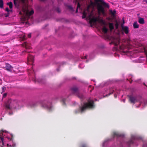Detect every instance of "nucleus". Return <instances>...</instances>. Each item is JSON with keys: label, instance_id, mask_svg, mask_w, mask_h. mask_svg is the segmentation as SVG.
Returning a JSON list of instances; mask_svg holds the SVG:
<instances>
[{"label": "nucleus", "instance_id": "dca6fc26", "mask_svg": "<svg viewBox=\"0 0 147 147\" xmlns=\"http://www.w3.org/2000/svg\"><path fill=\"white\" fill-rule=\"evenodd\" d=\"M45 107H47L48 109H49V110H51V109L52 108V107L51 105H50L49 106H46Z\"/></svg>", "mask_w": 147, "mask_h": 147}, {"label": "nucleus", "instance_id": "7ed1b4c3", "mask_svg": "<svg viewBox=\"0 0 147 147\" xmlns=\"http://www.w3.org/2000/svg\"><path fill=\"white\" fill-rule=\"evenodd\" d=\"M93 102L91 99H89L87 102L84 103V105L80 108V111L81 112L84 111L87 108H92L94 107Z\"/></svg>", "mask_w": 147, "mask_h": 147}, {"label": "nucleus", "instance_id": "6ab92c4d", "mask_svg": "<svg viewBox=\"0 0 147 147\" xmlns=\"http://www.w3.org/2000/svg\"><path fill=\"white\" fill-rule=\"evenodd\" d=\"M5 10L6 11L9 12V11H12V9H10V10H9L8 8V7H7L6 8Z\"/></svg>", "mask_w": 147, "mask_h": 147}, {"label": "nucleus", "instance_id": "39448f33", "mask_svg": "<svg viewBox=\"0 0 147 147\" xmlns=\"http://www.w3.org/2000/svg\"><path fill=\"white\" fill-rule=\"evenodd\" d=\"M122 28L123 32H125L126 34L128 33L129 30L128 27L126 26H122Z\"/></svg>", "mask_w": 147, "mask_h": 147}, {"label": "nucleus", "instance_id": "a878e982", "mask_svg": "<svg viewBox=\"0 0 147 147\" xmlns=\"http://www.w3.org/2000/svg\"><path fill=\"white\" fill-rule=\"evenodd\" d=\"M2 89H3V90L4 91L5 90V87H3L2 88Z\"/></svg>", "mask_w": 147, "mask_h": 147}, {"label": "nucleus", "instance_id": "473e14b6", "mask_svg": "<svg viewBox=\"0 0 147 147\" xmlns=\"http://www.w3.org/2000/svg\"><path fill=\"white\" fill-rule=\"evenodd\" d=\"M25 39V38L24 37V38H23V40H24V39Z\"/></svg>", "mask_w": 147, "mask_h": 147}, {"label": "nucleus", "instance_id": "393cba45", "mask_svg": "<svg viewBox=\"0 0 147 147\" xmlns=\"http://www.w3.org/2000/svg\"><path fill=\"white\" fill-rule=\"evenodd\" d=\"M133 143V142L132 141V140H131V141H130L129 143L130 144H131Z\"/></svg>", "mask_w": 147, "mask_h": 147}, {"label": "nucleus", "instance_id": "f3484780", "mask_svg": "<svg viewBox=\"0 0 147 147\" xmlns=\"http://www.w3.org/2000/svg\"><path fill=\"white\" fill-rule=\"evenodd\" d=\"M11 103H10L9 105H6V106H5L6 107L7 109H10V106H11Z\"/></svg>", "mask_w": 147, "mask_h": 147}, {"label": "nucleus", "instance_id": "2eb2a0df", "mask_svg": "<svg viewBox=\"0 0 147 147\" xmlns=\"http://www.w3.org/2000/svg\"><path fill=\"white\" fill-rule=\"evenodd\" d=\"M3 1L2 0H0V7L2 8L3 7Z\"/></svg>", "mask_w": 147, "mask_h": 147}, {"label": "nucleus", "instance_id": "9b49d317", "mask_svg": "<svg viewBox=\"0 0 147 147\" xmlns=\"http://www.w3.org/2000/svg\"><path fill=\"white\" fill-rule=\"evenodd\" d=\"M109 12L113 16H115L116 13V11L115 10H110Z\"/></svg>", "mask_w": 147, "mask_h": 147}, {"label": "nucleus", "instance_id": "f03ea898", "mask_svg": "<svg viewBox=\"0 0 147 147\" xmlns=\"http://www.w3.org/2000/svg\"><path fill=\"white\" fill-rule=\"evenodd\" d=\"M9 134L5 130H1V131L0 139L1 143L2 144L1 147H3V145H6L8 146L15 147V144H13L12 145H10L9 143H7L8 141H11L10 139L6 135H7Z\"/></svg>", "mask_w": 147, "mask_h": 147}, {"label": "nucleus", "instance_id": "f8f14e48", "mask_svg": "<svg viewBox=\"0 0 147 147\" xmlns=\"http://www.w3.org/2000/svg\"><path fill=\"white\" fill-rule=\"evenodd\" d=\"M109 26L111 30H112L114 28L113 24V23H109Z\"/></svg>", "mask_w": 147, "mask_h": 147}, {"label": "nucleus", "instance_id": "20e7f679", "mask_svg": "<svg viewBox=\"0 0 147 147\" xmlns=\"http://www.w3.org/2000/svg\"><path fill=\"white\" fill-rule=\"evenodd\" d=\"M129 100L130 102L133 103L137 102L138 100H139L140 98L138 97H136L133 96L132 95H130L129 96Z\"/></svg>", "mask_w": 147, "mask_h": 147}, {"label": "nucleus", "instance_id": "5701e85b", "mask_svg": "<svg viewBox=\"0 0 147 147\" xmlns=\"http://www.w3.org/2000/svg\"><path fill=\"white\" fill-rule=\"evenodd\" d=\"M6 132H7L8 134H8V135H7V137H8V138H9L10 139V140H11V139H10V138L9 137H8V136H9V135H11V134H10L9 133H8L7 132V131H6Z\"/></svg>", "mask_w": 147, "mask_h": 147}, {"label": "nucleus", "instance_id": "ddd939ff", "mask_svg": "<svg viewBox=\"0 0 147 147\" xmlns=\"http://www.w3.org/2000/svg\"><path fill=\"white\" fill-rule=\"evenodd\" d=\"M133 26L135 28H138L139 27L138 25L137 22H134L133 25Z\"/></svg>", "mask_w": 147, "mask_h": 147}, {"label": "nucleus", "instance_id": "4468645a", "mask_svg": "<svg viewBox=\"0 0 147 147\" xmlns=\"http://www.w3.org/2000/svg\"><path fill=\"white\" fill-rule=\"evenodd\" d=\"M7 4L9 6L10 9H12L13 7L12 3L11 2H10L9 3H7Z\"/></svg>", "mask_w": 147, "mask_h": 147}, {"label": "nucleus", "instance_id": "6e6552de", "mask_svg": "<svg viewBox=\"0 0 147 147\" xmlns=\"http://www.w3.org/2000/svg\"><path fill=\"white\" fill-rule=\"evenodd\" d=\"M6 69L9 71H11L12 69L11 65L7 63L6 64Z\"/></svg>", "mask_w": 147, "mask_h": 147}, {"label": "nucleus", "instance_id": "2f4dec72", "mask_svg": "<svg viewBox=\"0 0 147 147\" xmlns=\"http://www.w3.org/2000/svg\"><path fill=\"white\" fill-rule=\"evenodd\" d=\"M86 57H87L86 56H85V59H86L87 58Z\"/></svg>", "mask_w": 147, "mask_h": 147}, {"label": "nucleus", "instance_id": "a211bd4d", "mask_svg": "<svg viewBox=\"0 0 147 147\" xmlns=\"http://www.w3.org/2000/svg\"><path fill=\"white\" fill-rule=\"evenodd\" d=\"M25 46L26 47V48H28V49H31V47H28V45L27 43H25Z\"/></svg>", "mask_w": 147, "mask_h": 147}, {"label": "nucleus", "instance_id": "9d476101", "mask_svg": "<svg viewBox=\"0 0 147 147\" xmlns=\"http://www.w3.org/2000/svg\"><path fill=\"white\" fill-rule=\"evenodd\" d=\"M138 22L141 24H144V19L140 17L139 18Z\"/></svg>", "mask_w": 147, "mask_h": 147}, {"label": "nucleus", "instance_id": "4be33fe9", "mask_svg": "<svg viewBox=\"0 0 147 147\" xmlns=\"http://www.w3.org/2000/svg\"><path fill=\"white\" fill-rule=\"evenodd\" d=\"M6 132H7L8 134H8V135H7V137H8V138H9L10 139V140H11V139H10V138L9 137H8V136H9V135H11V134H10L9 133H8L7 132V131H6Z\"/></svg>", "mask_w": 147, "mask_h": 147}, {"label": "nucleus", "instance_id": "c756f323", "mask_svg": "<svg viewBox=\"0 0 147 147\" xmlns=\"http://www.w3.org/2000/svg\"><path fill=\"white\" fill-rule=\"evenodd\" d=\"M144 1L145 2L147 3V0H144Z\"/></svg>", "mask_w": 147, "mask_h": 147}, {"label": "nucleus", "instance_id": "0eeeda50", "mask_svg": "<svg viewBox=\"0 0 147 147\" xmlns=\"http://www.w3.org/2000/svg\"><path fill=\"white\" fill-rule=\"evenodd\" d=\"M120 48L123 51V52H127V51H124V50L126 49H128L129 48L128 46H126L125 44H123L122 45L119 46Z\"/></svg>", "mask_w": 147, "mask_h": 147}, {"label": "nucleus", "instance_id": "cd10ccee", "mask_svg": "<svg viewBox=\"0 0 147 147\" xmlns=\"http://www.w3.org/2000/svg\"><path fill=\"white\" fill-rule=\"evenodd\" d=\"M105 142H104V143H103V144H102V146H104V144H105Z\"/></svg>", "mask_w": 147, "mask_h": 147}, {"label": "nucleus", "instance_id": "f257e3e1", "mask_svg": "<svg viewBox=\"0 0 147 147\" xmlns=\"http://www.w3.org/2000/svg\"><path fill=\"white\" fill-rule=\"evenodd\" d=\"M94 0L95 3L90 1V5L88 6L86 9H84L82 18H86V20H88L90 23L98 22L102 26V27L101 28L103 32L105 34L108 31V29L106 27L107 25L106 23L105 20L96 16L94 11L95 7H96L99 14L102 13L105 15L104 10L103 6L109 8V6L103 0Z\"/></svg>", "mask_w": 147, "mask_h": 147}, {"label": "nucleus", "instance_id": "f704fd0d", "mask_svg": "<svg viewBox=\"0 0 147 147\" xmlns=\"http://www.w3.org/2000/svg\"><path fill=\"white\" fill-rule=\"evenodd\" d=\"M25 22L27 23V22Z\"/></svg>", "mask_w": 147, "mask_h": 147}, {"label": "nucleus", "instance_id": "1a4fd4ad", "mask_svg": "<svg viewBox=\"0 0 147 147\" xmlns=\"http://www.w3.org/2000/svg\"><path fill=\"white\" fill-rule=\"evenodd\" d=\"M28 61L29 62L31 61L33 62L34 60V57L33 55H30L28 57Z\"/></svg>", "mask_w": 147, "mask_h": 147}, {"label": "nucleus", "instance_id": "7c9ffc66", "mask_svg": "<svg viewBox=\"0 0 147 147\" xmlns=\"http://www.w3.org/2000/svg\"><path fill=\"white\" fill-rule=\"evenodd\" d=\"M123 102H125V99H123Z\"/></svg>", "mask_w": 147, "mask_h": 147}, {"label": "nucleus", "instance_id": "c85d7f7f", "mask_svg": "<svg viewBox=\"0 0 147 147\" xmlns=\"http://www.w3.org/2000/svg\"><path fill=\"white\" fill-rule=\"evenodd\" d=\"M135 139V136H134V137H132V139Z\"/></svg>", "mask_w": 147, "mask_h": 147}, {"label": "nucleus", "instance_id": "aec40b11", "mask_svg": "<svg viewBox=\"0 0 147 147\" xmlns=\"http://www.w3.org/2000/svg\"><path fill=\"white\" fill-rule=\"evenodd\" d=\"M118 26V24L117 23H116L115 24V27L116 28V29H117Z\"/></svg>", "mask_w": 147, "mask_h": 147}, {"label": "nucleus", "instance_id": "72a5a7b5", "mask_svg": "<svg viewBox=\"0 0 147 147\" xmlns=\"http://www.w3.org/2000/svg\"><path fill=\"white\" fill-rule=\"evenodd\" d=\"M82 98V97H80V98Z\"/></svg>", "mask_w": 147, "mask_h": 147}, {"label": "nucleus", "instance_id": "412c9836", "mask_svg": "<svg viewBox=\"0 0 147 147\" xmlns=\"http://www.w3.org/2000/svg\"><path fill=\"white\" fill-rule=\"evenodd\" d=\"M7 95V93H5V94H3V97H5Z\"/></svg>", "mask_w": 147, "mask_h": 147}, {"label": "nucleus", "instance_id": "423d86ee", "mask_svg": "<svg viewBox=\"0 0 147 147\" xmlns=\"http://www.w3.org/2000/svg\"><path fill=\"white\" fill-rule=\"evenodd\" d=\"M120 39L118 37L115 38L112 41V42L115 45L117 46L119 44Z\"/></svg>", "mask_w": 147, "mask_h": 147}, {"label": "nucleus", "instance_id": "bb28decb", "mask_svg": "<svg viewBox=\"0 0 147 147\" xmlns=\"http://www.w3.org/2000/svg\"><path fill=\"white\" fill-rule=\"evenodd\" d=\"M28 37L29 38H30L31 37V34H29L28 35Z\"/></svg>", "mask_w": 147, "mask_h": 147}, {"label": "nucleus", "instance_id": "b1692460", "mask_svg": "<svg viewBox=\"0 0 147 147\" xmlns=\"http://www.w3.org/2000/svg\"><path fill=\"white\" fill-rule=\"evenodd\" d=\"M114 134V135L115 136H118V134L116 133H115Z\"/></svg>", "mask_w": 147, "mask_h": 147}]
</instances>
